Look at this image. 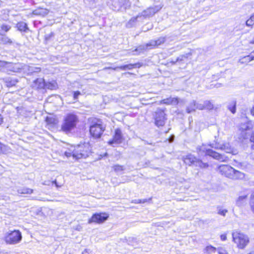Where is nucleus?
Listing matches in <instances>:
<instances>
[{
	"mask_svg": "<svg viewBox=\"0 0 254 254\" xmlns=\"http://www.w3.org/2000/svg\"><path fill=\"white\" fill-rule=\"evenodd\" d=\"M208 146L216 149L224 150L227 153H232V154L237 153L236 151L231 147L229 143L221 144L217 142L208 145L202 144L201 146H198L196 148V152L200 156L208 155L220 161H225L226 159L222 155L208 148Z\"/></svg>",
	"mask_w": 254,
	"mask_h": 254,
	"instance_id": "obj_1",
	"label": "nucleus"
},
{
	"mask_svg": "<svg viewBox=\"0 0 254 254\" xmlns=\"http://www.w3.org/2000/svg\"><path fill=\"white\" fill-rule=\"evenodd\" d=\"M89 148L88 144H79L76 146H71L64 154L67 157L72 156L75 159L86 158L88 156Z\"/></svg>",
	"mask_w": 254,
	"mask_h": 254,
	"instance_id": "obj_2",
	"label": "nucleus"
},
{
	"mask_svg": "<svg viewBox=\"0 0 254 254\" xmlns=\"http://www.w3.org/2000/svg\"><path fill=\"white\" fill-rule=\"evenodd\" d=\"M78 121V118L76 115L72 113L67 114L64 118L61 130L68 134L76 127Z\"/></svg>",
	"mask_w": 254,
	"mask_h": 254,
	"instance_id": "obj_3",
	"label": "nucleus"
},
{
	"mask_svg": "<svg viewBox=\"0 0 254 254\" xmlns=\"http://www.w3.org/2000/svg\"><path fill=\"white\" fill-rule=\"evenodd\" d=\"M218 170L222 175L232 180H242L245 177L244 173L228 165H220Z\"/></svg>",
	"mask_w": 254,
	"mask_h": 254,
	"instance_id": "obj_4",
	"label": "nucleus"
},
{
	"mask_svg": "<svg viewBox=\"0 0 254 254\" xmlns=\"http://www.w3.org/2000/svg\"><path fill=\"white\" fill-rule=\"evenodd\" d=\"M252 124L250 122L241 124L239 128L240 133L239 135V139L241 142H247L250 135V130L252 128Z\"/></svg>",
	"mask_w": 254,
	"mask_h": 254,
	"instance_id": "obj_5",
	"label": "nucleus"
},
{
	"mask_svg": "<svg viewBox=\"0 0 254 254\" xmlns=\"http://www.w3.org/2000/svg\"><path fill=\"white\" fill-rule=\"evenodd\" d=\"M233 241L237 245L239 249H244L249 242V239L247 236L243 233L234 231L232 233Z\"/></svg>",
	"mask_w": 254,
	"mask_h": 254,
	"instance_id": "obj_6",
	"label": "nucleus"
},
{
	"mask_svg": "<svg viewBox=\"0 0 254 254\" xmlns=\"http://www.w3.org/2000/svg\"><path fill=\"white\" fill-rule=\"evenodd\" d=\"M165 41V37H160L156 40H152L145 45L138 46L135 50V51L138 52L139 53H140L147 49H151L155 46H158L164 43Z\"/></svg>",
	"mask_w": 254,
	"mask_h": 254,
	"instance_id": "obj_7",
	"label": "nucleus"
},
{
	"mask_svg": "<svg viewBox=\"0 0 254 254\" xmlns=\"http://www.w3.org/2000/svg\"><path fill=\"white\" fill-rule=\"evenodd\" d=\"M5 242L9 244H15L20 242L22 239L21 232L19 230H14L7 234Z\"/></svg>",
	"mask_w": 254,
	"mask_h": 254,
	"instance_id": "obj_8",
	"label": "nucleus"
},
{
	"mask_svg": "<svg viewBox=\"0 0 254 254\" xmlns=\"http://www.w3.org/2000/svg\"><path fill=\"white\" fill-rule=\"evenodd\" d=\"M23 64L11 63L5 62L4 65L3 70L10 73V72H22Z\"/></svg>",
	"mask_w": 254,
	"mask_h": 254,
	"instance_id": "obj_9",
	"label": "nucleus"
},
{
	"mask_svg": "<svg viewBox=\"0 0 254 254\" xmlns=\"http://www.w3.org/2000/svg\"><path fill=\"white\" fill-rule=\"evenodd\" d=\"M164 111L157 109L154 114L155 124L157 127L163 126L165 123L166 118Z\"/></svg>",
	"mask_w": 254,
	"mask_h": 254,
	"instance_id": "obj_10",
	"label": "nucleus"
},
{
	"mask_svg": "<svg viewBox=\"0 0 254 254\" xmlns=\"http://www.w3.org/2000/svg\"><path fill=\"white\" fill-rule=\"evenodd\" d=\"M184 161L186 164L189 166L192 164H195L196 166L198 165L200 167L208 166L207 164L203 163L201 161L197 160V158L192 154H189L184 157Z\"/></svg>",
	"mask_w": 254,
	"mask_h": 254,
	"instance_id": "obj_11",
	"label": "nucleus"
},
{
	"mask_svg": "<svg viewBox=\"0 0 254 254\" xmlns=\"http://www.w3.org/2000/svg\"><path fill=\"white\" fill-rule=\"evenodd\" d=\"M104 130V128L99 123L94 124L90 127V134L95 138L100 137Z\"/></svg>",
	"mask_w": 254,
	"mask_h": 254,
	"instance_id": "obj_12",
	"label": "nucleus"
},
{
	"mask_svg": "<svg viewBox=\"0 0 254 254\" xmlns=\"http://www.w3.org/2000/svg\"><path fill=\"white\" fill-rule=\"evenodd\" d=\"M123 141V136L122 131L120 129H115V134L113 138L108 141L109 144L115 147L116 145L121 144Z\"/></svg>",
	"mask_w": 254,
	"mask_h": 254,
	"instance_id": "obj_13",
	"label": "nucleus"
},
{
	"mask_svg": "<svg viewBox=\"0 0 254 254\" xmlns=\"http://www.w3.org/2000/svg\"><path fill=\"white\" fill-rule=\"evenodd\" d=\"M109 217V215L106 213H99L94 214L89 219L88 223H102L105 222Z\"/></svg>",
	"mask_w": 254,
	"mask_h": 254,
	"instance_id": "obj_14",
	"label": "nucleus"
},
{
	"mask_svg": "<svg viewBox=\"0 0 254 254\" xmlns=\"http://www.w3.org/2000/svg\"><path fill=\"white\" fill-rule=\"evenodd\" d=\"M162 7L160 6H155L154 7H150L143 11L140 14L141 16L144 18L153 16L155 13L159 11Z\"/></svg>",
	"mask_w": 254,
	"mask_h": 254,
	"instance_id": "obj_15",
	"label": "nucleus"
},
{
	"mask_svg": "<svg viewBox=\"0 0 254 254\" xmlns=\"http://www.w3.org/2000/svg\"><path fill=\"white\" fill-rule=\"evenodd\" d=\"M41 68L35 66L33 65H28L23 64L22 72L27 74H30L33 73H38L40 72Z\"/></svg>",
	"mask_w": 254,
	"mask_h": 254,
	"instance_id": "obj_16",
	"label": "nucleus"
},
{
	"mask_svg": "<svg viewBox=\"0 0 254 254\" xmlns=\"http://www.w3.org/2000/svg\"><path fill=\"white\" fill-rule=\"evenodd\" d=\"M141 66V64L140 63H135V64H126V65L118 66V67H116L115 69H117V68H119V69H120L121 70H131L133 68H139Z\"/></svg>",
	"mask_w": 254,
	"mask_h": 254,
	"instance_id": "obj_17",
	"label": "nucleus"
},
{
	"mask_svg": "<svg viewBox=\"0 0 254 254\" xmlns=\"http://www.w3.org/2000/svg\"><path fill=\"white\" fill-rule=\"evenodd\" d=\"M254 60V51L249 55L245 56L239 60V62L241 64H247L250 62Z\"/></svg>",
	"mask_w": 254,
	"mask_h": 254,
	"instance_id": "obj_18",
	"label": "nucleus"
},
{
	"mask_svg": "<svg viewBox=\"0 0 254 254\" xmlns=\"http://www.w3.org/2000/svg\"><path fill=\"white\" fill-rule=\"evenodd\" d=\"M178 103V100L177 98H168L162 100L160 104L166 105H176Z\"/></svg>",
	"mask_w": 254,
	"mask_h": 254,
	"instance_id": "obj_19",
	"label": "nucleus"
},
{
	"mask_svg": "<svg viewBox=\"0 0 254 254\" xmlns=\"http://www.w3.org/2000/svg\"><path fill=\"white\" fill-rule=\"evenodd\" d=\"M34 86L38 89L45 88L46 82L43 78H37L34 81Z\"/></svg>",
	"mask_w": 254,
	"mask_h": 254,
	"instance_id": "obj_20",
	"label": "nucleus"
},
{
	"mask_svg": "<svg viewBox=\"0 0 254 254\" xmlns=\"http://www.w3.org/2000/svg\"><path fill=\"white\" fill-rule=\"evenodd\" d=\"M49 12V10L46 8H39L34 10L33 11V14L37 15L45 16Z\"/></svg>",
	"mask_w": 254,
	"mask_h": 254,
	"instance_id": "obj_21",
	"label": "nucleus"
},
{
	"mask_svg": "<svg viewBox=\"0 0 254 254\" xmlns=\"http://www.w3.org/2000/svg\"><path fill=\"white\" fill-rule=\"evenodd\" d=\"M16 27L18 30L21 32H26L29 30L27 24L24 22H18L16 25Z\"/></svg>",
	"mask_w": 254,
	"mask_h": 254,
	"instance_id": "obj_22",
	"label": "nucleus"
},
{
	"mask_svg": "<svg viewBox=\"0 0 254 254\" xmlns=\"http://www.w3.org/2000/svg\"><path fill=\"white\" fill-rule=\"evenodd\" d=\"M196 110V102L192 101L191 102L187 108V112L188 113H190Z\"/></svg>",
	"mask_w": 254,
	"mask_h": 254,
	"instance_id": "obj_23",
	"label": "nucleus"
},
{
	"mask_svg": "<svg viewBox=\"0 0 254 254\" xmlns=\"http://www.w3.org/2000/svg\"><path fill=\"white\" fill-rule=\"evenodd\" d=\"M33 191V190L25 187L21 188L17 190V192L19 194H31Z\"/></svg>",
	"mask_w": 254,
	"mask_h": 254,
	"instance_id": "obj_24",
	"label": "nucleus"
},
{
	"mask_svg": "<svg viewBox=\"0 0 254 254\" xmlns=\"http://www.w3.org/2000/svg\"><path fill=\"white\" fill-rule=\"evenodd\" d=\"M12 41L7 36L4 35L0 36V44H11Z\"/></svg>",
	"mask_w": 254,
	"mask_h": 254,
	"instance_id": "obj_25",
	"label": "nucleus"
},
{
	"mask_svg": "<svg viewBox=\"0 0 254 254\" xmlns=\"http://www.w3.org/2000/svg\"><path fill=\"white\" fill-rule=\"evenodd\" d=\"M247 198V195H244L240 196L236 201V204L238 206H242L244 204V203L246 202V199Z\"/></svg>",
	"mask_w": 254,
	"mask_h": 254,
	"instance_id": "obj_26",
	"label": "nucleus"
},
{
	"mask_svg": "<svg viewBox=\"0 0 254 254\" xmlns=\"http://www.w3.org/2000/svg\"><path fill=\"white\" fill-rule=\"evenodd\" d=\"M236 101L232 100L231 101L228 106V109L232 113L235 114L236 112Z\"/></svg>",
	"mask_w": 254,
	"mask_h": 254,
	"instance_id": "obj_27",
	"label": "nucleus"
},
{
	"mask_svg": "<svg viewBox=\"0 0 254 254\" xmlns=\"http://www.w3.org/2000/svg\"><path fill=\"white\" fill-rule=\"evenodd\" d=\"M217 249L216 248L210 245L207 246L204 250V253L206 254H211L215 253Z\"/></svg>",
	"mask_w": 254,
	"mask_h": 254,
	"instance_id": "obj_28",
	"label": "nucleus"
},
{
	"mask_svg": "<svg viewBox=\"0 0 254 254\" xmlns=\"http://www.w3.org/2000/svg\"><path fill=\"white\" fill-rule=\"evenodd\" d=\"M5 83L8 87H11L14 86L17 82V80L16 79H12L10 77L5 79Z\"/></svg>",
	"mask_w": 254,
	"mask_h": 254,
	"instance_id": "obj_29",
	"label": "nucleus"
},
{
	"mask_svg": "<svg viewBox=\"0 0 254 254\" xmlns=\"http://www.w3.org/2000/svg\"><path fill=\"white\" fill-rule=\"evenodd\" d=\"M57 87V84L56 82H48L46 83L45 88L51 89V90H54L56 89Z\"/></svg>",
	"mask_w": 254,
	"mask_h": 254,
	"instance_id": "obj_30",
	"label": "nucleus"
},
{
	"mask_svg": "<svg viewBox=\"0 0 254 254\" xmlns=\"http://www.w3.org/2000/svg\"><path fill=\"white\" fill-rule=\"evenodd\" d=\"M46 121L48 125L51 126L56 124L57 122L55 118L51 117H47L46 119Z\"/></svg>",
	"mask_w": 254,
	"mask_h": 254,
	"instance_id": "obj_31",
	"label": "nucleus"
},
{
	"mask_svg": "<svg viewBox=\"0 0 254 254\" xmlns=\"http://www.w3.org/2000/svg\"><path fill=\"white\" fill-rule=\"evenodd\" d=\"M114 170L115 172L117 173L120 172L121 171H123L125 170V167L124 166L120 165H115L113 167Z\"/></svg>",
	"mask_w": 254,
	"mask_h": 254,
	"instance_id": "obj_32",
	"label": "nucleus"
},
{
	"mask_svg": "<svg viewBox=\"0 0 254 254\" xmlns=\"http://www.w3.org/2000/svg\"><path fill=\"white\" fill-rule=\"evenodd\" d=\"M204 109L212 110L213 108V105L210 101L204 102Z\"/></svg>",
	"mask_w": 254,
	"mask_h": 254,
	"instance_id": "obj_33",
	"label": "nucleus"
},
{
	"mask_svg": "<svg viewBox=\"0 0 254 254\" xmlns=\"http://www.w3.org/2000/svg\"><path fill=\"white\" fill-rule=\"evenodd\" d=\"M250 204L252 211L254 213V191L251 195Z\"/></svg>",
	"mask_w": 254,
	"mask_h": 254,
	"instance_id": "obj_34",
	"label": "nucleus"
},
{
	"mask_svg": "<svg viewBox=\"0 0 254 254\" xmlns=\"http://www.w3.org/2000/svg\"><path fill=\"white\" fill-rule=\"evenodd\" d=\"M248 140H249L251 142L253 143V144L251 146V148L252 149L254 150V131L251 133L249 138ZM248 140H247L248 141Z\"/></svg>",
	"mask_w": 254,
	"mask_h": 254,
	"instance_id": "obj_35",
	"label": "nucleus"
},
{
	"mask_svg": "<svg viewBox=\"0 0 254 254\" xmlns=\"http://www.w3.org/2000/svg\"><path fill=\"white\" fill-rule=\"evenodd\" d=\"M140 17H141V16L140 14H139L137 16L132 17L130 19V20L128 21V22L127 23V26H129V25L132 24V23H134L135 22H136L137 20V19Z\"/></svg>",
	"mask_w": 254,
	"mask_h": 254,
	"instance_id": "obj_36",
	"label": "nucleus"
},
{
	"mask_svg": "<svg viewBox=\"0 0 254 254\" xmlns=\"http://www.w3.org/2000/svg\"><path fill=\"white\" fill-rule=\"evenodd\" d=\"M0 28L2 31L6 32L10 29L11 26L5 24H2L0 26Z\"/></svg>",
	"mask_w": 254,
	"mask_h": 254,
	"instance_id": "obj_37",
	"label": "nucleus"
},
{
	"mask_svg": "<svg viewBox=\"0 0 254 254\" xmlns=\"http://www.w3.org/2000/svg\"><path fill=\"white\" fill-rule=\"evenodd\" d=\"M227 212L228 211L227 209H222L220 208L218 210V213L221 215L225 216Z\"/></svg>",
	"mask_w": 254,
	"mask_h": 254,
	"instance_id": "obj_38",
	"label": "nucleus"
},
{
	"mask_svg": "<svg viewBox=\"0 0 254 254\" xmlns=\"http://www.w3.org/2000/svg\"><path fill=\"white\" fill-rule=\"evenodd\" d=\"M203 110L204 109V103L203 104L198 103L196 102V110Z\"/></svg>",
	"mask_w": 254,
	"mask_h": 254,
	"instance_id": "obj_39",
	"label": "nucleus"
},
{
	"mask_svg": "<svg viewBox=\"0 0 254 254\" xmlns=\"http://www.w3.org/2000/svg\"><path fill=\"white\" fill-rule=\"evenodd\" d=\"M217 251L219 254H228L227 251L222 248H218Z\"/></svg>",
	"mask_w": 254,
	"mask_h": 254,
	"instance_id": "obj_40",
	"label": "nucleus"
},
{
	"mask_svg": "<svg viewBox=\"0 0 254 254\" xmlns=\"http://www.w3.org/2000/svg\"><path fill=\"white\" fill-rule=\"evenodd\" d=\"M190 53L187 54L186 55H184L180 56L178 58L177 61H182L183 60L184 58H188L189 56H190Z\"/></svg>",
	"mask_w": 254,
	"mask_h": 254,
	"instance_id": "obj_41",
	"label": "nucleus"
},
{
	"mask_svg": "<svg viewBox=\"0 0 254 254\" xmlns=\"http://www.w3.org/2000/svg\"><path fill=\"white\" fill-rule=\"evenodd\" d=\"M5 146L0 142V153H3L6 151Z\"/></svg>",
	"mask_w": 254,
	"mask_h": 254,
	"instance_id": "obj_42",
	"label": "nucleus"
},
{
	"mask_svg": "<svg viewBox=\"0 0 254 254\" xmlns=\"http://www.w3.org/2000/svg\"><path fill=\"white\" fill-rule=\"evenodd\" d=\"M246 24L247 26H251L254 24V22L250 18L248 19L246 22Z\"/></svg>",
	"mask_w": 254,
	"mask_h": 254,
	"instance_id": "obj_43",
	"label": "nucleus"
},
{
	"mask_svg": "<svg viewBox=\"0 0 254 254\" xmlns=\"http://www.w3.org/2000/svg\"><path fill=\"white\" fill-rule=\"evenodd\" d=\"M80 94V92L79 91H75L73 94V98L74 99H76L78 98V96Z\"/></svg>",
	"mask_w": 254,
	"mask_h": 254,
	"instance_id": "obj_44",
	"label": "nucleus"
},
{
	"mask_svg": "<svg viewBox=\"0 0 254 254\" xmlns=\"http://www.w3.org/2000/svg\"><path fill=\"white\" fill-rule=\"evenodd\" d=\"M5 64V62L0 61V70H3L4 65Z\"/></svg>",
	"mask_w": 254,
	"mask_h": 254,
	"instance_id": "obj_45",
	"label": "nucleus"
},
{
	"mask_svg": "<svg viewBox=\"0 0 254 254\" xmlns=\"http://www.w3.org/2000/svg\"><path fill=\"white\" fill-rule=\"evenodd\" d=\"M221 240L223 241H225L227 239V237L226 234H222L220 236Z\"/></svg>",
	"mask_w": 254,
	"mask_h": 254,
	"instance_id": "obj_46",
	"label": "nucleus"
},
{
	"mask_svg": "<svg viewBox=\"0 0 254 254\" xmlns=\"http://www.w3.org/2000/svg\"><path fill=\"white\" fill-rule=\"evenodd\" d=\"M2 12H3L4 14H5L6 15H5V17L4 18L5 19H7V17H8V11L6 10H3L2 11Z\"/></svg>",
	"mask_w": 254,
	"mask_h": 254,
	"instance_id": "obj_47",
	"label": "nucleus"
},
{
	"mask_svg": "<svg viewBox=\"0 0 254 254\" xmlns=\"http://www.w3.org/2000/svg\"><path fill=\"white\" fill-rule=\"evenodd\" d=\"M174 135H172L169 138V142H172L174 140Z\"/></svg>",
	"mask_w": 254,
	"mask_h": 254,
	"instance_id": "obj_48",
	"label": "nucleus"
},
{
	"mask_svg": "<svg viewBox=\"0 0 254 254\" xmlns=\"http://www.w3.org/2000/svg\"><path fill=\"white\" fill-rule=\"evenodd\" d=\"M52 183L53 184H55L56 186L57 187V188H59V187H61V185H59L56 181V180H55L54 181L52 182Z\"/></svg>",
	"mask_w": 254,
	"mask_h": 254,
	"instance_id": "obj_49",
	"label": "nucleus"
},
{
	"mask_svg": "<svg viewBox=\"0 0 254 254\" xmlns=\"http://www.w3.org/2000/svg\"><path fill=\"white\" fill-rule=\"evenodd\" d=\"M82 254H89V250L87 249H85L82 253Z\"/></svg>",
	"mask_w": 254,
	"mask_h": 254,
	"instance_id": "obj_50",
	"label": "nucleus"
},
{
	"mask_svg": "<svg viewBox=\"0 0 254 254\" xmlns=\"http://www.w3.org/2000/svg\"><path fill=\"white\" fill-rule=\"evenodd\" d=\"M251 113L254 116V106L253 107V108H252V109L251 110Z\"/></svg>",
	"mask_w": 254,
	"mask_h": 254,
	"instance_id": "obj_51",
	"label": "nucleus"
},
{
	"mask_svg": "<svg viewBox=\"0 0 254 254\" xmlns=\"http://www.w3.org/2000/svg\"><path fill=\"white\" fill-rule=\"evenodd\" d=\"M3 122L2 118H1V116L0 115V124H1Z\"/></svg>",
	"mask_w": 254,
	"mask_h": 254,
	"instance_id": "obj_52",
	"label": "nucleus"
},
{
	"mask_svg": "<svg viewBox=\"0 0 254 254\" xmlns=\"http://www.w3.org/2000/svg\"><path fill=\"white\" fill-rule=\"evenodd\" d=\"M250 43H251V44H254V36L253 39V40H252L250 41Z\"/></svg>",
	"mask_w": 254,
	"mask_h": 254,
	"instance_id": "obj_53",
	"label": "nucleus"
},
{
	"mask_svg": "<svg viewBox=\"0 0 254 254\" xmlns=\"http://www.w3.org/2000/svg\"><path fill=\"white\" fill-rule=\"evenodd\" d=\"M254 254V251H253L252 252H251L250 254Z\"/></svg>",
	"mask_w": 254,
	"mask_h": 254,
	"instance_id": "obj_54",
	"label": "nucleus"
},
{
	"mask_svg": "<svg viewBox=\"0 0 254 254\" xmlns=\"http://www.w3.org/2000/svg\"><path fill=\"white\" fill-rule=\"evenodd\" d=\"M141 200H138L137 203H140Z\"/></svg>",
	"mask_w": 254,
	"mask_h": 254,
	"instance_id": "obj_55",
	"label": "nucleus"
},
{
	"mask_svg": "<svg viewBox=\"0 0 254 254\" xmlns=\"http://www.w3.org/2000/svg\"><path fill=\"white\" fill-rule=\"evenodd\" d=\"M253 159L254 160V155L253 156Z\"/></svg>",
	"mask_w": 254,
	"mask_h": 254,
	"instance_id": "obj_56",
	"label": "nucleus"
},
{
	"mask_svg": "<svg viewBox=\"0 0 254 254\" xmlns=\"http://www.w3.org/2000/svg\"><path fill=\"white\" fill-rule=\"evenodd\" d=\"M0 35H1L0 34Z\"/></svg>",
	"mask_w": 254,
	"mask_h": 254,
	"instance_id": "obj_57",
	"label": "nucleus"
}]
</instances>
